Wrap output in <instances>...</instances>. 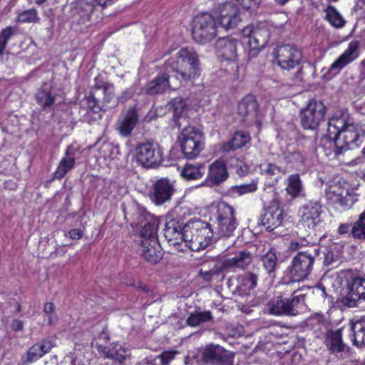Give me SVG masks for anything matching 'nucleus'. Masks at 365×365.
<instances>
[{
  "mask_svg": "<svg viewBox=\"0 0 365 365\" xmlns=\"http://www.w3.org/2000/svg\"><path fill=\"white\" fill-rule=\"evenodd\" d=\"M212 320L210 311L192 312L188 316L186 322L190 327H197L202 323Z\"/></svg>",
  "mask_w": 365,
  "mask_h": 365,
  "instance_id": "40",
  "label": "nucleus"
},
{
  "mask_svg": "<svg viewBox=\"0 0 365 365\" xmlns=\"http://www.w3.org/2000/svg\"><path fill=\"white\" fill-rule=\"evenodd\" d=\"M42 356L43 355L40 351L38 344L36 343L27 351L26 361L27 363H32Z\"/></svg>",
  "mask_w": 365,
  "mask_h": 365,
  "instance_id": "49",
  "label": "nucleus"
},
{
  "mask_svg": "<svg viewBox=\"0 0 365 365\" xmlns=\"http://www.w3.org/2000/svg\"><path fill=\"white\" fill-rule=\"evenodd\" d=\"M11 329L15 331H22L24 329V323L19 319H14L11 323Z\"/></svg>",
  "mask_w": 365,
  "mask_h": 365,
  "instance_id": "60",
  "label": "nucleus"
},
{
  "mask_svg": "<svg viewBox=\"0 0 365 365\" xmlns=\"http://www.w3.org/2000/svg\"><path fill=\"white\" fill-rule=\"evenodd\" d=\"M260 0H242L241 4L246 9H255L258 6Z\"/></svg>",
  "mask_w": 365,
  "mask_h": 365,
  "instance_id": "55",
  "label": "nucleus"
},
{
  "mask_svg": "<svg viewBox=\"0 0 365 365\" xmlns=\"http://www.w3.org/2000/svg\"><path fill=\"white\" fill-rule=\"evenodd\" d=\"M351 225L347 222L339 224L337 228V234L340 236H344L346 235H351Z\"/></svg>",
  "mask_w": 365,
  "mask_h": 365,
  "instance_id": "54",
  "label": "nucleus"
},
{
  "mask_svg": "<svg viewBox=\"0 0 365 365\" xmlns=\"http://www.w3.org/2000/svg\"><path fill=\"white\" fill-rule=\"evenodd\" d=\"M257 279V275L253 272L240 276L237 279V292L240 295L249 294L250 291L256 287Z\"/></svg>",
  "mask_w": 365,
  "mask_h": 365,
  "instance_id": "28",
  "label": "nucleus"
},
{
  "mask_svg": "<svg viewBox=\"0 0 365 365\" xmlns=\"http://www.w3.org/2000/svg\"><path fill=\"white\" fill-rule=\"evenodd\" d=\"M216 218L217 230L220 237H229L233 235L238 223L233 207H217Z\"/></svg>",
  "mask_w": 365,
  "mask_h": 365,
  "instance_id": "13",
  "label": "nucleus"
},
{
  "mask_svg": "<svg viewBox=\"0 0 365 365\" xmlns=\"http://www.w3.org/2000/svg\"><path fill=\"white\" fill-rule=\"evenodd\" d=\"M13 34L12 28L6 27L0 32V56L4 53L7 43Z\"/></svg>",
  "mask_w": 365,
  "mask_h": 365,
  "instance_id": "48",
  "label": "nucleus"
},
{
  "mask_svg": "<svg viewBox=\"0 0 365 365\" xmlns=\"http://www.w3.org/2000/svg\"><path fill=\"white\" fill-rule=\"evenodd\" d=\"M86 103L88 108L93 113H97L101 110V108L98 104V99H96L95 96L92 94H91L86 98Z\"/></svg>",
  "mask_w": 365,
  "mask_h": 365,
  "instance_id": "51",
  "label": "nucleus"
},
{
  "mask_svg": "<svg viewBox=\"0 0 365 365\" xmlns=\"http://www.w3.org/2000/svg\"><path fill=\"white\" fill-rule=\"evenodd\" d=\"M322 207H300L299 214L300 215V222L309 228H314L320 222L321 211L319 208Z\"/></svg>",
  "mask_w": 365,
  "mask_h": 365,
  "instance_id": "25",
  "label": "nucleus"
},
{
  "mask_svg": "<svg viewBox=\"0 0 365 365\" xmlns=\"http://www.w3.org/2000/svg\"><path fill=\"white\" fill-rule=\"evenodd\" d=\"M257 102L252 95L244 97L238 103V114L244 122L248 125L257 120Z\"/></svg>",
  "mask_w": 365,
  "mask_h": 365,
  "instance_id": "18",
  "label": "nucleus"
},
{
  "mask_svg": "<svg viewBox=\"0 0 365 365\" xmlns=\"http://www.w3.org/2000/svg\"><path fill=\"white\" fill-rule=\"evenodd\" d=\"M327 135L334 141L335 155H339L359 146L365 138V128L354 122L347 112L341 110L329 120Z\"/></svg>",
  "mask_w": 365,
  "mask_h": 365,
  "instance_id": "1",
  "label": "nucleus"
},
{
  "mask_svg": "<svg viewBox=\"0 0 365 365\" xmlns=\"http://www.w3.org/2000/svg\"><path fill=\"white\" fill-rule=\"evenodd\" d=\"M201 361L205 364L232 365L233 356L219 344H207L200 349Z\"/></svg>",
  "mask_w": 365,
  "mask_h": 365,
  "instance_id": "12",
  "label": "nucleus"
},
{
  "mask_svg": "<svg viewBox=\"0 0 365 365\" xmlns=\"http://www.w3.org/2000/svg\"><path fill=\"white\" fill-rule=\"evenodd\" d=\"M317 289L318 291L320 292V294L322 296V297L325 299L326 297H327V292H326V288L322 285V284H320V285H317Z\"/></svg>",
  "mask_w": 365,
  "mask_h": 365,
  "instance_id": "63",
  "label": "nucleus"
},
{
  "mask_svg": "<svg viewBox=\"0 0 365 365\" xmlns=\"http://www.w3.org/2000/svg\"><path fill=\"white\" fill-rule=\"evenodd\" d=\"M95 87L97 88H103V89L105 94L103 106H105V110L117 106V98H115L114 86L112 83H104L103 85L96 83Z\"/></svg>",
  "mask_w": 365,
  "mask_h": 365,
  "instance_id": "37",
  "label": "nucleus"
},
{
  "mask_svg": "<svg viewBox=\"0 0 365 365\" xmlns=\"http://www.w3.org/2000/svg\"><path fill=\"white\" fill-rule=\"evenodd\" d=\"M252 254L247 250L239 252L235 257L224 259L221 262L222 269H230L233 268H240L245 269L252 262Z\"/></svg>",
  "mask_w": 365,
  "mask_h": 365,
  "instance_id": "22",
  "label": "nucleus"
},
{
  "mask_svg": "<svg viewBox=\"0 0 365 365\" xmlns=\"http://www.w3.org/2000/svg\"><path fill=\"white\" fill-rule=\"evenodd\" d=\"M250 140L249 134L242 131L236 132L232 139L222 145L221 149L224 152L233 151L245 146Z\"/></svg>",
  "mask_w": 365,
  "mask_h": 365,
  "instance_id": "30",
  "label": "nucleus"
},
{
  "mask_svg": "<svg viewBox=\"0 0 365 365\" xmlns=\"http://www.w3.org/2000/svg\"><path fill=\"white\" fill-rule=\"evenodd\" d=\"M262 266L267 275L271 278L276 276V269L277 264V257L276 252L271 249L268 252L261 258Z\"/></svg>",
  "mask_w": 365,
  "mask_h": 365,
  "instance_id": "35",
  "label": "nucleus"
},
{
  "mask_svg": "<svg viewBox=\"0 0 365 365\" xmlns=\"http://www.w3.org/2000/svg\"><path fill=\"white\" fill-rule=\"evenodd\" d=\"M287 158L290 163L302 164L307 159L306 155L299 150L290 153Z\"/></svg>",
  "mask_w": 365,
  "mask_h": 365,
  "instance_id": "50",
  "label": "nucleus"
},
{
  "mask_svg": "<svg viewBox=\"0 0 365 365\" xmlns=\"http://www.w3.org/2000/svg\"><path fill=\"white\" fill-rule=\"evenodd\" d=\"M359 43L358 41H351L344 52L328 68L322 70V78L325 81H329L339 74L344 68L359 56Z\"/></svg>",
  "mask_w": 365,
  "mask_h": 365,
  "instance_id": "10",
  "label": "nucleus"
},
{
  "mask_svg": "<svg viewBox=\"0 0 365 365\" xmlns=\"http://www.w3.org/2000/svg\"><path fill=\"white\" fill-rule=\"evenodd\" d=\"M250 170V168L245 163H240L237 165L236 173L240 176L246 175Z\"/></svg>",
  "mask_w": 365,
  "mask_h": 365,
  "instance_id": "57",
  "label": "nucleus"
},
{
  "mask_svg": "<svg viewBox=\"0 0 365 365\" xmlns=\"http://www.w3.org/2000/svg\"><path fill=\"white\" fill-rule=\"evenodd\" d=\"M351 330L353 334V344L357 346L365 345V318L352 323Z\"/></svg>",
  "mask_w": 365,
  "mask_h": 365,
  "instance_id": "36",
  "label": "nucleus"
},
{
  "mask_svg": "<svg viewBox=\"0 0 365 365\" xmlns=\"http://www.w3.org/2000/svg\"><path fill=\"white\" fill-rule=\"evenodd\" d=\"M96 5L101 6L99 0H77L76 10L83 21L89 20Z\"/></svg>",
  "mask_w": 365,
  "mask_h": 365,
  "instance_id": "32",
  "label": "nucleus"
},
{
  "mask_svg": "<svg viewBox=\"0 0 365 365\" xmlns=\"http://www.w3.org/2000/svg\"><path fill=\"white\" fill-rule=\"evenodd\" d=\"M180 86H181L180 81L174 78L170 73L165 71L147 83L145 93L149 96L159 95L168 89L176 90Z\"/></svg>",
  "mask_w": 365,
  "mask_h": 365,
  "instance_id": "14",
  "label": "nucleus"
},
{
  "mask_svg": "<svg viewBox=\"0 0 365 365\" xmlns=\"http://www.w3.org/2000/svg\"><path fill=\"white\" fill-rule=\"evenodd\" d=\"M36 103L43 109H51L54 104L56 95L52 93L51 89L42 88L35 94Z\"/></svg>",
  "mask_w": 365,
  "mask_h": 365,
  "instance_id": "33",
  "label": "nucleus"
},
{
  "mask_svg": "<svg viewBox=\"0 0 365 365\" xmlns=\"http://www.w3.org/2000/svg\"><path fill=\"white\" fill-rule=\"evenodd\" d=\"M175 192L173 185L166 179L158 180L155 185L154 202L160 205L167 202Z\"/></svg>",
  "mask_w": 365,
  "mask_h": 365,
  "instance_id": "23",
  "label": "nucleus"
},
{
  "mask_svg": "<svg viewBox=\"0 0 365 365\" xmlns=\"http://www.w3.org/2000/svg\"><path fill=\"white\" fill-rule=\"evenodd\" d=\"M228 176L225 163L215 160L209 166V172L204 183L210 187L220 185L228 178Z\"/></svg>",
  "mask_w": 365,
  "mask_h": 365,
  "instance_id": "20",
  "label": "nucleus"
},
{
  "mask_svg": "<svg viewBox=\"0 0 365 365\" xmlns=\"http://www.w3.org/2000/svg\"><path fill=\"white\" fill-rule=\"evenodd\" d=\"M219 25L225 30L235 29L241 22L240 9L232 2H226L220 7L217 16Z\"/></svg>",
  "mask_w": 365,
  "mask_h": 365,
  "instance_id": "15",
  "label": "nucleus"
},
{
  "mask_svg": "<svg viewBox=\"0 0 365 365\" xmlns=\"http://www.w3.org/2000/svg\"><path fill=\"white\" fill-rule=\"evenodd\" d=\"M317 255L315 249L298 252L287 269L289 282H299L307 279L312 271Z\"/></svg>",
  "mask_w": 365,
  "mask_h": 365,
  "instance_id": "5",
  "label": "nucleus"
},
{
  "mask_svg": "<svg viewBox=\"0 0 365 365\" xmlns=\"http://www.w3.org/2000/svg\"><path fill=\"white\" fill-rule=\"evenodd\" d=\"M274 30V28L271 24L264 21L247 26L243 30V34L249 38L248 42L251 49L259 51L267 46Z\"/></svg>",
  "mask_w": 365,
  "mask_h": 365,
  "instance_id": "9",
  "label": "nucleus"
},
{
  "mask_svg": "<svg viewBox=\"0 0 365 365\" xmlns=\"http://www.w3.org/2000/svg\"><path fill=\"white\" fill-rule=\"evenodd\" d=\"M179 139L181 150L188 159H193L198 156L204 148L203 134L195 127L185 128L182 130Z\"/></svg>",
  "mask_w": 365,
  "mask_h": 365,
  "instance_id": "8",
  "label": "nucleus"
},
{
  "mask_svg": "<svg viewBox=\"0 0 365 365\" xmlns=\"http://www.w3.org/2000/svg\"><path fill=\"white\" fill-rule=\"evenodd\" d=\"M351 237L355 240H365V211L352 225Z\"/></svg>",
  "mask_w": 365,
  "mask_h": 365,
  "instance_id": "41",
  "label": "nucleus"
},
{
  "mask_svg": "<svg viewBox=\"0 0 365 365\" xmlns=\"http://www.w3.org/2000/svg\"><path fill=\"white\" fill-rule=\"evenodd\" d=\"M257 189V181L252 180L250 183L242 184L239 185L232 186L230 188V192L232 193H236L239 195H242L244 194L253 192L256 191Z\"/></svg>",
  "mask_w": 365,
  "mask_h": 365,
  "instance_id": "44",
  "label": "nucleus"
},
{
  "mask_svg": "<svg viewBox=\"0 0 365 365\" xmlns=\"http://www.w3.org/2000/svg\"><path fill=\"white\" fill-rule=\"evenodd\" d=\"M325 322V317L322 314L315 313L311 315L307 320L306 324L312 329L319 328Z\"/></svg>",
  "mask_w": 365,
  "mask_h": 365,
  "instance_id": "47",
  "label": "nucleus"
},
{
  "mask_svg": "<svg viewBox=\"0 0 365 365\" xmlns=\"http://www.w3.org/2000/svg\"><path fill=\"white\" fill-rule=\"evenodd\" d=\"M325 114L324 104L321 101L311 99L299 112L300 125L304 130L317 131L325 120Z\"/></svg>",
  "mask_w": 365,
  "mask_h": 365,
  "instance_id": "6",
  "label": "nucleus"
},
{
  "mask_svg": "<svg viewBox=\"0 0 365 365\" xmlns=\"http://www.w3.org/2000/svg\"><path fill=\"white\" fill-rule=\"evenodd\" d=\"M185 247L192 251L206 249L213 242L211 225L200 220H190L185 225Z\"/></svg>",
  "mask_w": 365,
  "mask_h": 365,
  "instance_id": "3",
  "label": "nucleus"
},
{
  "mask_svg": "<svg viewBox=\"0 0 365 365\" xmlns=\"http://www.w3.org/2000/svg\"><path fill=\"white\" fill-rule=\"evenodd\" d=\"M237 41L234 38H221L215 44L216 50L220 56L226 61H235L237 57Z\"/></svg>",
  "mask_w": 365,
  "mask_h": 365,
  "instance_id": "21",
  "label": "nucleus"
},
{
  "mask_svg": "<svg viewBox=\"0 0 365 365\" xmlns=\"http://www.w3.org/2000/svg\"><path fill=\"white\" fill-rule=\"evenodd\" d=\"M302 55L301 51L291 45H284L277 51L278 65L284 70H291L299 65Z\"/></svg>",
  "mask_w": 365,
  "mask_h": 365,
  "instance_id": "16",
  "label": "nucleus"
},
{
  "mask_svg": "<svg viewBox=\"0 0 365 365\" xmlns=\"http://www.w3.org/2000/svg\"><path fill=\"white\" fill-rule=\"evenodd\" d=\"M138 120V115L136 110L133 108H129L124 118L118 122L117 125L118 131L123 137L130 135L135 127Z\"/></svg>",
  "mask_w": 365,
  "mask_h": 365,
  "instance_id": "26",
  "label": "nucleus"
},
{
  "mask_svg": "<svg viewBox=\"0 0 365 365\" xmlns=\"http://www.w3.org/2000/svg\"><path fill=\"white\" fill-rule=\"evenodd\" d=\"M303 189L302 182L298 173L292 174L288 177L286 191L292 197L300 195Z\"/></svg>",
  "mask_w": 365,
  "mask_h": 365,
  "instance_id": "38",
  "label": "nucleus"
},
{
  "mask_svg": "<svg viewBox=\"0 0 365 365\" xmlns=\"http://www.w3.org/2000/svg\"><path fill=\"white\" fill-rule=\"evenodd\" d=\"M164 236L170 246H173L178 250L181 248L182 243L185 244V225L182 227L179 221L171 220L165 224Z\"/></svg>",
  "mask_w": 365,
  "mask_h": 365,
  "instance_id": "17",
  "label": "nucleus"
},
{
  "mask_svg": "<svg viewBox=\"0 0 365 365\" xmlns=\"http://www.w3.org/2000/svg\"><path fill=\"white\" fill-rule=\"evenodd\" d=\"M142 247V257L145 261L152 264H158L163 257L161 247L158 242L140 244Z\"/></svg>",
  "mask_w": 365,
  "mask_h": 365,
  "instance_id": "27",
  "label": "nucleus"
},
{
  "mask_svg": "<svg viewBox=\"0 0 365 365\" xmlns=\"http://www.w3.org/2000/svg\"><path fill=\"white\" fill-rule=\"evenodd\" d=\"M68 235L72 240H79L83 236V231L81 229H71L68 231Z\"/></svg>",
  "mask_w": 365,
  "mask_h": 365,
  "instance_id": "59",
  "label": "nucleus"
},
{
  "mask_svg": "<svg viewBox=\"0 0 365 365\" xmlns=\"http://www.w3.org/2000/svg\"><path fill=\"white\" fill-rule=\"evenodd\" d=\"M325 11L327 19L333 26L340 28L344 26L345 21L334 6H329Z\"/></svg>",
  "mask_w": 365,
  "mask_h": 365,
  "instance_id": "42",
  "label": "nucleus"
},
{
  "mask_svg": "<svg viewBox=\"0 0 365 365\" xmlns=\"http://www.w3.org/2000/svg\"><path fill=\"white\" fill-rule=\"evenodd\" d=\"M171 109L173 113V118L177 121L184 113L186 109V103L180 98L173 99L170 102Z\"/></svg>",
  "mask_w": 365,
  "mask_h": 365,
  "instance_id": "46",
  "label": "nucleus"
},
{
  "mask_svg": "<svg viewBox=\"0 0 365 365\" xmlns=\"http://www.w3.org/2000/svg\"><path fill=\"white\" fill-rule=\"evenodd\" d=\"M294 291L289 297L280 294L275 296L268 304L269 313L274 316L294 317L299 313V309L304 304L305 295L296 294Z\"/></svg>",
  "mask_w": 365,
  "mask_h": 365,
  "instance_id": "4",
  "label": "nucleus"
},
{
  "mask_svg": "<svg viewBox=\"0 0 365 365\" xmlns=\"http://www.w3.org/2000/svg\"><path fill=\"white\" fill-rule=\"evenodd\" d=\"M122 207V211L123 212V215H124V217H125V219L128 221V220H133L134 221V217H133L132 216H130V217H128V212H127V207H125V206H123L121 207Z\"/></svg>",
  "mask_w": 365,
  "mask_h": 365,
  "instance_id": "64",
  "label": "nucleus"
},
{
  "mask_svg": "<svg viewBox=\"0 0 365 365\" xmlns=\"http://www.w3.org/2000/svg\"><path fill=\"white\" fill-rule=\"evenodd\" d=\"M136 157L144 168H155L162 163L163 148L155 142L141 143L136 148Z\"/></svg>",
  "mask_w": 365,
  "mask_h": 365,
  "instance_id": "11",
  "label": "nucleus"
},
{
  "mask_svg": "<svg viewBox=\"0 0 365 365\" xmlns=\"http://www.w3.org/2000/svg\"><path fill=\"white\" fill-rule=\"evenodd\" d=\"M261 173L269 177L279 176V174H284L285 172L277 165L272 163H267L259 165Z\"/></svg>",
  "mask_w": 365,
  "mask_h": 365,
  "instance_id": "45",
  "label": "nucleus"
},
{
  "mask_svg": "<svg viewBox=\"0 0 365 365\" xmlns=\"http://www.w3.org/2000/svg\"><path fill=\"white\" fill-rule=\"evenodd\" d=\"M349 297L354 301L365 300V279L356 277L349 286Z\"/></svg>",
  "mask_w": 365,
  "mask_h": 365,
  "instance_id": "34",
  "label": "nucleus"
},
{
  "mask_svg": "<svg viewBox=\"0 0 365 365\" xmlns=\"http://www.w3.org/2000/svg\"><path fill=\"white\" fill-rule=\"evenodd\" d=\"M164 70L179 80L180 86L192 81L200 74L198 55L192 48H181L175 57L170 58L165 62Z\"/></svg>",
  "mask_w": 365,
  "mask_h": 365,
  "instance_id": "2",
  "label": "nucleus"
},
{
  "mask_svg": "<svg viewBox=\"0 0 365 365\" xmlns=\"http://www.w3.org/2000/svg\"><path fill=\"white\" fill-rule=\"evenodd\" d=\"M36 344H38L40 351L43 356L48 353L53 346V340L51 339H43L41 342Z\"/></svg>",
  "mask_w": 365,
  "mask_h": 365,
  "instance_id": "52",
  "label": "nucleus"
},
{
  "mask_svg": "<svg viewBox=\"0 0 365 365\" xmlns=\"http://www.w3.org/2000/svg\"><path fill=\"white\" fill-rule=\"evenodd\" d=\"M158 225V220L152 218L142 226L138 235L140 244L146 245L147 243L153 242V241L158 242L157 234Z\"/></svg>",
  "mask_w": 365,
  "mask_h": 365,
  "instance_id": "24",
  "label": "nucleus"
},
{
  "mask_svg": "<svg viewBox=\"0 0 365 365\" xmlns=\"http://www.w3.org/2000/svg\"><path fill=\"white\" fill-rule=\"evenodd\" d=\"M97 350L100 354H104V356L108 359H114V355L110 352V350L105 346L98 345L97 346Z\"/></svg>",
  "mask_w": 365,
  "mask_h": 365,
  "instance_id": "58",
  "label": "nucleus"
},
{
  "mask_svg": "<svg viewBox=\"0 0 365 365\" xmlns=\"http://www.w3.org/2000/svg\"><path fill=\"white\" fill-rule=\"evenodd\" d=\"M205 173V166L202 163H186L180 171V175L187 180L201 178Z\"/></svg>",
  "mask_w": 365,
  "mask_h": 365,
  "instance_id": "31",
  "label": "nucleus"
},
{
  "mask_svg": "<svg viewBox=\"0 0 365 365\" xmlns=\"http://www.w3.org/2000/svg\"><path fill=\"white\" fill-rule=\"evenodd\" d=\"M286 215L284 207H265L261 221L267 230L272 231L282 225Z\"/></svg>",
  "mask_w": 365,
  "mask_h": 365,
  "instance_id": "19",
  "label": "nucleus"
},
{
  "mask_svg": "<svg viewBox=\"0 0 365 365\" xmlns=\"http://www.w3.org/2000/svg\"><path fill=\"white\" fill-rule=\"evenodd\" d=\"M75 159L71 156L68 155V153H66V156L63 157L58 165L56 168V171L53 173V178L56 179H61L63 178L66 173L70 171L74 166Z\"/></svg>",
  "mask_w": 365,
  "mask_h": 365,
  "instance_id": "39",
  "label": "nucleus"
},
{
  "mask_svg": "<svg viewBox=\"0 0 365 365\" xmlns=\"http://www.w3.org/2000/svg\"><path fill=\"white\" fill-rule=\"evenodd\" d=\"M200 275L205 279V280H207V281H210L212 279V275H213V273L210 271H207V272H202V271H200Z\"/></svg>",
  "mask_w": 365,
  "mask_h": 365,
  "instance_id": "62",
  "label": "nucleus"
},
{
  "mask_svg": "<svg viewBox=\"0 0 365 365\" xmlns=\"http://www.w3.org/2000/svg\"><path fill=\"white\" fill-rule=\"evenodd\" d=\"M38 11L35 9H31L20 12L17 16V22L21 24H35L39 21Z\"/></svg>",
  "mask_w": 365,
  "mask_h": 365,
  "instance_id": "43",
  "label": "nucleus"
},
{
  "mask_svg": "<svg viewBox=\"0 0 365 365\" xmlns=\"http://www.w3.org/2000/svg\"><path fill=\"white\" fill-rule=\"evenodd\" d=\"M325 344L332 353L342 352L344 350V344L342 342L341 329H338L336 331H328L326 336Z\"/></svg>",
  "mask_w": 365,
  "mask_h": 365,
  "instance_id": "29",
  "label": "nucleus"
},
{
  "mask_svg": "<svg viewBox=\"0 0 365 365\" xmlns=\"http://www.w3.org/2000/svg\"><path fill=\"white\" fill-rule=\"evenodd\" d=\"M193 39L205 44L212 41L217 36L215 19L209 13H202L195 17L192 21Z\"/></svg>",
  "mask_w": 365,
  "mask_h": 365,
  "instance_id": "7",
  "label": "nucleus"
},
{
  "mask_svg": "<svg viewBox=\"0 0 365 365\" xmlns=\"http://www.w3.org/2000/svg\"><path fill=\"white\" fill-rule=\"evenodd\" d=\"M133 96V92L130 89H126L122 94L117 98V103H124Z\"/></svg>",
  "mask_w": 365,
  "mask_h": 365,
  "instance_id": "56",
  "label": "nucleus"
},
{
  "mask_svg": "<svg viewBox=\"0 0 365 365\" xmlns=\"http://www.w3.org/2000/svg\"><path fill=\"white\" fill-rule=\"evenodd\" d=\"M177 354L176 351H165L160 355L162 365H168Z\"/></svg>",
  "mask_w": 365,
  "mask_h": 365,
  "instance_id": "53",
  "label": "nucleus"
},
{
  "mask_svg": "<svg viewBox=\"0 0 365 365\" xmlns=\"http://www.w3.org/2000/svg\"><path fill=\"white\" fill-rule=\"evenodd\" d=\"M43 312L46 314L51 315L54 313L55 306L53 302H46L43 306Z\"/></svg>",
  "mask_w": 365,
  "mask_h": 365,
  "instance_id": "61",
  "label": "nucleus"
}]
</instances>
